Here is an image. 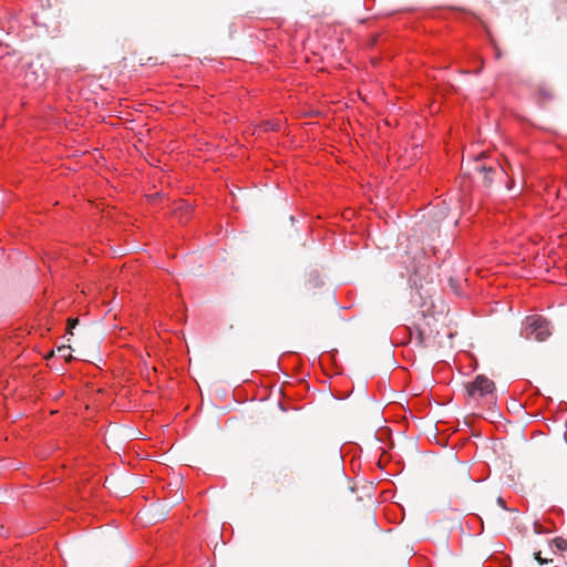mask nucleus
Wrapping results in <instances>:
<instances>
[{
  "label": "nucleus",
  "mask_w": 567,
  "mask_h": 567,
  "mask_svg": "<svg viewBox=\"0 0 567 567\" xmlns=\"http://www.w3.org/2000/svg\"><path fill=\"white\" fill-rule=\"evenodd\" d=\"M551 334L550 322L543 316L532 315L525 318L522 323L520 337L545 341Z\"/></svg>",
  "instance_id": "1"
},
{
  "label": "nucleus",
  "mask_w": 567,
  "mask_h": 567,
  "mask_svg": "<svg viewBox=\"0 0 567 567\" xmlns=\"http://www.w3.org/2000/svg\"><path fill=\"white\" fill-rule=\"evenodd\" d=\"M495 384L484 374H478L472 382L466 384V391L472 398H483L493 394Z\"/></svg>",
  "instance_id": "2"
},
{
  "label": "nucleus",
  "mask_w": 567,
  "mask_h": 567,
  "mask_svg": "<svg viewBox=\"0 0 567 567\" xmlns=\"http://www.w3.org/2000/svg\"><path fill=\"white\" fill-rule=\"evenodd\" d=\"M474 171L483 175V185L485 188H489L492 186L496 174H506V171L503 167H498V165L487 166L478 159L474 163Z\"/></svg>",
  "instance_id": "3"
},
{
  "label": "nucleus",
  "mask_w": 567,
  "mask_h": 567,
  "mask_svg": "<svg viewBox=\"0 0 567 567\" xmlns=\"http://www.w3.org/2000/svg\"><path fill=\"white\" fill-rule=\"evenodd\" d=\"M409 333L410 342H414L416 347L426 348L430 346V334H426V332L420 327L415 326L413 328H409Z\"/></svg>",
  "instance_id": "4"
},
{
  "label": "nucleus",
  "mask_w": 567,
  "mask_h": 567,
  "mask_svg": "<svg viewBox=\"0 0 567 567\" xmlns=\"http://www.w3.org/2000/svg\"><path fill=\"white\" fill-rule=\"evenodd\" d=\"M306 285L309 289L320 288L323 285V280L321 279L318 270H312L309 272Z\"/></svg>",
  "instance_id": "5"
},
{
  "label": "nucleus",
  "mask_w": 567,
  "mask_h": 567,
  "mask_svg": "<svg viewBox=\"0 0 567 567\" xmlns=\"http://www.w3.org/2000/svg\"><path fill=\"white\" fill-rule=\"evenodd\" d=\"M537 96L540 102H549L554 99L551 89L544 84L538 86Z\"/></svg>",
  "instance_id": "6"
},
{
  "label": "nucleus",
  "mask_w": 567,
  "mask_h": 567,
  "mask_svg": "<svg viewBox=\"0 0 567 567\" xmlns=\"http://www.w3.org/2000/svg\"><path fill=\"white\" fill-rule=\"evenodd\" d=\"M550 547L556 551H565L567 550V540L563 537H556L551 540Z\"/></svg>",
  "instance_id": "7"
},
{
  "label": "nucleus",
  "mask_w": 567,
  "mask_h": 567,
  "mask_svg": "<svg viewBox=\"0 0 567 567\" xmlns=\"http://www.w3.org/2000/svg\"><path fill=\"white\" fill-rule=\"evenodd\" d=\"M534 556H535V559H536L540 565H545V564H547V561H548L547 559H544V558L542 557V553H540V551H536V553L534 554Z\"/></svg>",
  "instance_id": "8"
},
{
  "label": "nucleus",
  "mask_w": 567,
  "mask_h": 567,
  "mask_svg": "<svg viewBox=\"0 0 567 567\" xmlns=\"http://www.w3.org/2000/svg\"><path fill=\"white\" fill-rule=\"evenodd\" d=\"M497 505L501 506L503 509L505 511H511L507 506H506V502L503 497H497Z\"/></svg>",
  "instance_id": "9"
},
{
  "label": "nucleus",
  "mask_w": 567,
  "mask_h": 567,
  "mask_svg": "<svg viewBox=\"0 0 567 567\" xmlns=\"http://www.w3.org/2000/svg\"><path fill=\"white\" fill-rule=\"evenodd\" d=\"M534 530H535V533H536V534H543V533H545V530H544L543 526H542L538 522H536V523L534 524Z\"/></svg>",
  "instance_id": "10"
},
{
  "label": "nucleus",
  "mask_w": 567,
  "mask_h": 567,
  "mask_svg": "<svg viewBox=\"0 0 567 567\" xmlns=\"http://www.w3.org/2000/svg\"><path fill=\"white\" fill-rule=\"evenodd\" d=\"M11 55H16V52H14V51H12V52H9V51H8L6 54H3V55L1 56V59H4V58H7V56L9 58V56H11Z\"/></svg>",
  "instance_id": "11"
},
{
  "label": "nucleus",
  "mask_w": 567,
  "mask_h": 567,
  "mask_svg": "<svg viewBox=\"0 0 567 567\" xmlns=\"http://www.w3.org/2000/svg\"><path fill=\"white\" fill-rule=\"evenodd\" d=\"M495 55H496V59H499L502 55V53L497 47H495Z\"/></svg>",
  "instance_id": "12"
},
{
  "label": "nucleus",
  "mask_w": 567,
  "mask_h": 567,
  "mask_svg": "<svg viewBox=\"0 0 567 567\" xmlns=\"http://www.w3.org/2000/svg\"><path fill=\"white\" fill-rule=\"evenodd\" d=\"M515 185V182L514 181H511L508 184H507V188L508 189H512V187Z\"/></svg>",
  "instance_id": "13"
},
{
  "label": "nucleus",
  "mask_w": 567,
  "mask_h": 567,
  "mask_svg": "<svg viewBox=\"0 0 567 567\" xmlns=\"http://www.w3.org/2000/svg\"><path fill=\"white\" fill-rule=\"evenodd\" d=\"M502 567H508L507 561H504V563H503V565H502Z\"/></svg>",
  "instance_id": "14"
},
{
  "label": "nucleus",
  "mask_w": 567,
  "mask_h": 567,
  "mask_svg": "<svg viewBox=\"0 0 567 567\" xmlns=\"http://www.w3.org/2000/svg\"><path fill=\"white\" fill-rule=\"evenodd\" d=\"M471 18L477 20V17L475 14H471Z\"/></svg>",
  "instance_id": "15"
},
{
  "label": "nucleus",
  "mask_w": 567,
  "mask_h": 567,
  "mask_svg": "<svg viewBox=\"0 0 567 567\" xmlns=\"http://www.w3.org/2000/svg\"><path fill=\"white\" fill-rule=\"evenodd\" d=\"M480 533H483V523L481 522V529Z\"/></svg>",
  "instance_id": "16"
}]
</instances>
